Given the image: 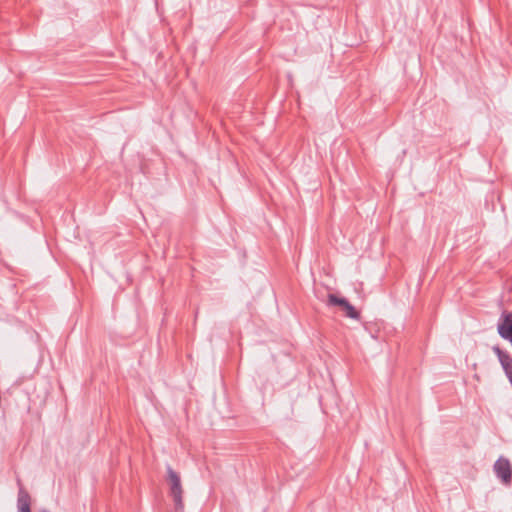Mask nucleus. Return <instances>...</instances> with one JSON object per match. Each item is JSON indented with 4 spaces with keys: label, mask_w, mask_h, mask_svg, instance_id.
Here are the masks:
<instances>
[{
    "label": "nucleus",
    "mask_w": 512,
    "mask_h": 512,
    "mask_svg": "<svg viewBox=\"0 0 512 512\" xmlns=\"http://www.w3.org/2000/svg\"><path fill=\"white\" fill-rule=\"evenodd\" d=\"M167 479L170 484V495L173 498L176 512L184 511L183 488L180 476L171 466H167Z\"/></svg>",
    "instance_id": "f257e3e1"
},
{
    "label": "nucleus",
    "mask_w": 512,
    "mask_h": 512,
    "mask_svg": "<svg viewBox=\"0 0 512 512\" xmlns=\"http://www.w3.org/2000/svg\"><path fill=\"white\" fill-rule=\"evenodd\" d=\"M328 306H339L345 313V316L351 319L359 320L360 313L351 305L346 298L338 297L335 294H328Z\"/></svg>",
    "instance_id": "f03ea898"
},
{
    "label": "nucleus",
    "mask_w": 512,
    "mask_h": 512,
    "mask_svg": "<svg viewBox=\"0 0 512 512\" xmlns=\"http://www.w3.org/2000/svg\"><path fill=\"white\" fill-rule=\"evenodd\" d=\"M494 473L503 484L509 485L512 480V466L507 458L500 457L493 466Z\"/></svg>",
    "instance_id": "7ed1b4c3"
},
{
    "label": "nucleus",
    "mask_w": 512,
    "mask_h": 512,
    "mask_svg": "<svg viewBox=\"0 0 512 512\" xmlns=\"http://www.w3.org/2000/svg\"><path fill=\"white\" fill-rule=\"evenodd\" d=\"M498 334L505 340H512V312L504 310L497 325Z\"/></svg>",
    "instance_id": "20e7f679"
},
{
    "label": "nucleus",
    "mask_w": 512,
    "mask_h": 512,
    "mask_svg": "<svg viewBox=\"0 0 512 512\" xmlns=\"http://www.w3.org/2000/svg\"><path fill=\"white\" fill-rule=\"evenodd\" d=\"M493 351L497 355L507 378L512 377V357L499 346H494Z\"/></svg>",
    "instance_id": "39448f33"
},
{
    "label": "nucleus",
    "mask_w": 512,
    "mask_h": 512,
    "mask_svg": "<svg viewBox=\"0 0 512 512\" xmlns=\"http://www.w3.org/2000/svg\"><path fill=\"white\" fill-rule=\"evenodd\" d=\"M20 485L17 499V507L19 512H31V497L29 493L22 487L21 482L18 481Z\"/></svg>",
    "instance_id": "423d86ee"
},
{
    "label": "nucleus",
    "mask_w": 512,
    "mask_h": 512,
    "mask_svg": "<svg viewBox=\"0 0 512 512\" xmlns=\"http://www.w3.org/2000/svg\"><path fill=\"white\" fill-rule=\"evenodd\" d=\"M39 512H49V511H48V510H46V509H42V510H40Z\"/></svg>",
    "instance_id": "0eeeda50"
}]
</instances>
